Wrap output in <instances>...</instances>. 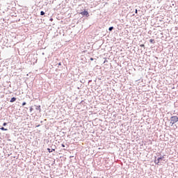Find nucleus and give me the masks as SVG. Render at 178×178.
Returning <instances> with one entry per match:
<instances>
[{"mask_svg":"<svg viewBox=\"0 0 178 178\" xmlns=\"http://www.w3.org/2000/svg\"><path fill=\"white\" fill-rule=\"evenodd\" d=\"M41 16H44L45 15V13L44 11L40 12Z\"/></svg>","mask_w":178,"mask_h":178,"instance_id":"nucleus-12","label":"nucleus"},{"mask_svg":"<svg viewBox=\"0 0 178 178\" xmlns=\"http://www.w3.org/2000/svg\"><path fill=\"white\" fill-rule=\"evenodd\" d=\"M84 104H86V102H84V100H82V101L80 102V105H84Z\"/></svg>","mask_w":178,"mask_h":178,"instance_id":"nucleus-11","label":"nucleus"},{"mask_svg":"<svg viewBox=\"0 0 178 178\" xmlns=\"http://www.w3.org/2000/svg\"><path fill=\"white\" fill-rule=\"evenodd\" d=\"M135 60H138V58L136 57V58H135Z\"/></svg>","mask_w":178,"mask_h":178,"instance_id":"nucleus-21","label":"nucleus"},{"mask_svg":"<svg viewBox=\"0 0 178 178\" xmlns=\"http://www.w3.org/2000/svg\"><path fill=\"white\" fill-rule=\"evenodd\" d=\"M104 63H108V60L106 58L104 60Z\"/></svg>","mask_w":178,"mask_h":178,"instance_id":"nucleus-16","label":"nucleus"},{"mask_svg":"<svg viewBox=\"0 0 178 178\" xmlns=\"http://www.w3.org/2000/svg\"><path fill=\"white\" fill-rule=\"evenodd\" d=\"M61 146L63 147V148H65V144H63V143L61 145Z\"/></svg>","mask_w":178,"mask_h":178,"instance_id":"nucleus-20","label":"nucleus"},{"mask_svg":"<svg viewBox=\"0 0 178 178\" xmlns=\"http://www.w3.org/2000/svg\"><path fill=\"white\" fill-rule=\"evenodd\" d=\"M29 111H30V112H33V108L32 107H31L30 109H29Z\"/></svg>","mask_w":178,"mask_h":178,"instance_id":"nucleus-17","label":"nucleus"},{"mask_svg":"<svg viewBox=\"0 0 178 178\" xmlns=\"http://www.w3.org/2000/svg\"><path fill=\"white\" fill-rule=\"evenodd\" d=\"M16 97H13L10 99V102H16Z\"/></svg>","mask_w":178,"mask_h":178,"instance_id":"nucleus-5","label":"nucleus"},{"mask_svg":"<svg viewBox=\"0 0 178 178\" xmlns=\"http://www.w3.org/2000/svg\"><path fill=\"white\" fill-rule=\"evenodd\" d=\"M35 109L41 112V106H35Z\"/></svg>","mask_w":178,"mask_h":178,"instance_id":"nucleus-4","label":"nucleus"},{"mask_svg":"<svg viewBox=\"0 0 178 178\" xmlns=\"http://www.w3.org/2000/svg\"><path fill=\"white\" fill-rule=\"evenodd\" d=\"M91 81H91V80H90V81H89V83H90V82H91Z\"/></svg>","mask_w":178,"mask_h":178,"instance_id":"nucleus-28","label":"nucleus"},{"mask_svg":"<svg viewBox=\"0 0 178 178\" xmlns=\"http://www.w3.org/2000/svg\"><path fill=\"white\" fill-rule=\"evenodd\" d=\"M149 42H151V44H155V40H154V39H150V40H149Z\"/></svg>","mask_w":178,"mask_h":178,"instance_id":"nucleus-8","label":"nucleus"},{"mask_svg":"<svg viewBox=\"0 0 178 178\" xmlns=\"http://www.w3.org/2000/svg\"><path fill=\"white\" fill-rule=\"evenodd\" d=\"M7 124H8V123H7V122H4V123H3V127L6 126Z\"/></svg>","mask_w":178,"mask_h":178,"instance_id":"nucleus-18","label":"nucleus"},{"mask_svg":"<svg viewBox=\"0 0 178 178\" xmlns=\"http://www.w3.org/2000/svg\"><path fill=\"white\" fill-rule=\"evenodd\" d=\"M161 47H162V48H163V45H161Z\"/></svg>","mask_w":178,"mask_h":178,"instance_id":"nucleus-26","label":"nucleus"},{"mask_svg":"<svg viewBox=\"0 0 178 178\" xmlns=\"http://www.w3.org/2000/svg\"><path fill=\"white\" fill-rule=\"evenodd\" d=\"M81 15L82 16H86V17H88V16H90V14H88V11H86V10H84L83 12H81Z\"/></svg>","mask_w":178,"mask_h":178,"instance_id":"nucleus-3","label":"nucleus"},{"mask_svg":"<svg viewBox=\"0 0 178 178\" xmlns=\"http://www.w3.org/2000/svg\"><path fill=\"white\" fill-rule=\"evenodd\" d=\"M136 13H137V10H136Z\"/></svg>","mask_w":178,"mask_h":178,"instance_id":"nucleus-25","label":"nucleus"},{"mask_svg":"<svg viewBox=\"0 0 178 178\" xmlns=\"http://www.w3.org/2000/svg\"><path fill=\"white\" fill-rule=\"evenodd\" d=\"M163 159H165V155L161 156L160 157H159L157 159H156V157H155L154 163H156V165H159L161 161H163Z\"/></svg>","mask_w":178,"mask_h":178,"instance_id":"nucleus-2","label":"nucleus"},{"mask_svg":"<svg viewBox=\"0 0 178 178\" xmlns=\"http://www.w3.org/2000/svg\"><path fill=\"white\" fill-rule=\"evenodd\" d=\"M58 66H62V63H58Z\"/></svg>","mask_w":178,"mask_h":178,"instance_id":"nucleus-19","label":"nucleus"},{"mask_svg":"<svg viewBox=\"0 0 178 178\" xmlns=\"http://www.w3.org/2000/svg\"><path fill=\"white\" fill-rule=\"evenodd\" d=\"M90 48H91V46H85V49H90Z\"/></svg>","mask_w":178,"mask_h":178,"instance_id":"nucleus-9","label":"nucleus"},{"mask_svg":"<svg viewBox=\"0 0 178 178\" xmlns=\"http://www.w3.org/2000/svg\"><path fill=\"white\" fill-rule=\"evenodd\" d=\"M0 130H2L3 131H8V129H6L5 127H2L0 128Z\"/></svg>","mask_w":178,"mask_h":178,"instance_id":"nucleus-7","label":"nucleus"},{"mask_svg":"<svg viewBox=\"0 0 178 178\" xmlns=\"http://www.w3.org/2000/svg\"><path fill=\"white\" fill-rule=\"evenodd\" d=\"M140 47H143V48L145 47V45H140Z\"/></svg>","mask_w":178,"mask_h":178,"instance_id":"nucleus-22","label":"nucleus"},{"mask_svg":"<svg viewBox=\"0 0 178 178\" xmlns=\"http://www.w3.org/2000/svg\"><path fill=\"white\" fill-rule=\"evenodd\" d=\"M47 151L51 154V152H54V151H55V149L47 148Z\"/></svg>","mask_w":178,"mask_h":178,"instance_id":"nucleus-6","label":"nucleus"},{"mask_svg":"<svg viewBox=\"0 0 178 178\" xmlns=\"http://www.w3.org/2000/svg\"><path fill=\"white\" fill-rule=\"evenodd\" d=\"M25 105H27V103H26V102H24L22 103V106H24Z\"/></svg>","mask_w":178,"mask_h":178,"instance_id":"nucleus-15","label":"nucleus"},{"mask_svg":"<svg viewBox=\"0 0 178 178\" xmlns=\"http://www.w3.org/2000/svg\"><path fill=\"white\" fill-rule=\"evenodd\" d=\"M109 31H112L113 30V26H111L108 29Z\"/></svg>","mask_w":178,"mask_h":178,"instance_id":"nucleus-13","label":"nucleus"},{"mask_svg":"<svg viewBox=\"0 0 178 178\" xmlns=\"http://www.w3.org/2000/svg\"><path fill=\"white\" fill-rule=\"evenodd\" d=\"M123 48V49H124L126 47H122Z\"/></svg>","mask_w":178,"mask_h":178,"instance_id":"nucleus-27","label":"nucleus"},{"mask_svg":"<svg viewBox=\"0 0 178 178\" xmlns=\"http://www.w3.org/2000/svg\"><path fill=\"white\" fill-rule=\"evenodd\" d=\"M129 48H130V47H128L127 49H129Z\"/></svg>","mask_w":178,"mask_h":178,"instance_id":"nucleus-29","label":"nucleus"},{"mask_svg":"<svg viewBox=\"0 0 178 178\" xmlns=\"http://www.w3.org/2000/svg\"><path fill=\"white\" fill-rule=\"evenodd\" d=\"M170 120L171 121L170 122V124H171V126H173V124H175V123H177L178 117L177 116H171L170 118Z\"/></svg>","mask_w":178,"mask_h":178,"instance_id":"nucleus-1","label":"nucleus"},{"mask_svg":"<svg viewBox=\"0 0 178 178\" xmlns=\"http://www.w3.org/2000/svg\"><path fill=\"white\" fill-rule=\"evenodd\" d=\"M111 49H113L114 47H111Z\"/></svg>","mask_w":178,"mask_h":178,"instance_id":"nucleus-23","label":"nucleus"},{"mask_svg":"<svg viewBox=\"0 0 178 178\" xmlns=\"http://www.w3.org/2000/svg\"><path fill=\"white\" fill-rule=\"evenodd\" d=\"M90 60H95V62L97 61V58H94L92 57L90 58Z\"/></svg>","mask_w":178,"mask_h":178,"instance_id":"nucleus-10","label":"nucleus"},{"mask_svg":"<svg viewBox=\"0 0 178 178\" xmlns=\"http://www.w3.org/2000/svg\"><path fill=\"white\" fill-rule=\"evenodd\" d=\"M37 127H40V125H38Z\"/></svg>","mask_w":178,"mask_h":178,"instance_id":"nucleus-24","label":"nucleus"},{"mask_svg":"<svg viewBox=\"0 0 178 178\" xmlns=\"http://www.w3.org/2000/svg\"><path fill=\"white\" fill-rule=\"evenodd\" d=\"M172 49H173V46H172V47L169 48V52H172Z\"/></svg>","mask_w":178,"mask_h":178,"instance_id":"nucleus-14","label":"nucleus"}]
</instances>
